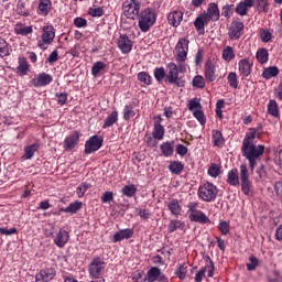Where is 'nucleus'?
Segmentation results:
<instances>
[{"label":"nucleus","instance_id":"4be33fe9","mask_svg":"<svg viewBox=\"0 0 282 282\" xmlns=\"http://www.w3.org/2000/svg\"><path fill=\"white\" fill-rule=\"evenodd\" d=\"M175 142L173 141H165L160 145V151L164 158H171L173 156V153L175 151L174 149Z\"/></svg>","mask_w":282,"mask_h":282},{"label":"nucleus","instance_id":"bf43d9fd","mask_svg":"<svg viewBox=\"0 0 282 282\" xmlns=\"http://www.w3.org/2000/svg\"><path fill=\"white\" fill-rule=\"evenodd\" d=\"M53 41L54 37H43L41 41H39L37 47H40V50H47V45H51Z\"/></svg>","mask_w":282,"mask_h":282},{"label":"nucleus","instance_id":"dca6fc26","mask_svg":"<svg viewBox=\"0 0 282 282\" xmlns=\"http://www.w3.org/2000/svg\"><path fill=\"white\" fill-rule=\"evenodd\" d=\"M117 45L122 54H129L133 47V42L129 40V36L119 37Z\"/></svg>","mask_w":282,"mask_h":282},{"label":"nucleus","instance_id":"0e129e2a","mask_svg":"<svg viewBox=\"0 0 282 282\" xmlns=\"http://www.w3.org/2000/svg\"><path fill=\"white\" fill-rule=\"evenodd\" d=\"M102 204H109V202H113V192H106L101 196Z\"/></svg>","mask_w":282,"mask_h":282},{"label":"nucleus","instance_id":"69168bd1","mask_svg":"<svg viewBox=\"0 0 282 282\" xmlns=\"http://www.w3.org/2000/svg\"><path fill=\"white\" fill-rule=\"evenodd\" d=\"M55 96L59 105H65L67 102V93H56Z\"/></svg>","mask_w":282,"mask_h":282},{"label":"nucleus","instance_id":"680f3d73","mask_svg":"<svg viewBox=\"0 0 282 282\" xmlns=\"http://www.w3.org/2000/svg\"><path fill=\"white\" fill-rule=\"evenodd\" d=\"M135 213L141 219H149L151 217V213L148 209L135 208Z\"/></svg>","mask_w":282,"mask_h":282},{"label":"nucleus","instance_id":"aec40b11","mask_svg":"<svg viewBox=\"0 0 282 282\" xmlns=\"http://www.w3.org/2000/svg\"><path fill=\"white\" fill-rule=\"evenodd\" d=\"M205 17L209 21H219V7H217V3H209L207 12L205 13Z\"/></svg>","mask_w":282,"mask_h":282},{"label":"nucleus","instance_id":"4468645a","mask_svg":"<svg viewBox=\"0 0 282 282\" xmlns=\"http://www.w3.org/2000/svg\"><path fill=\"white\" fill-rule=\"evenodd\" d=\"M148 281H149V282H154V281L166 282V276H164V275L162 274V271H160V268H158V267H152V268L148 271Z\"/></svg>","mask_w":282,"mask_h":282},{"label":"nucleus","instance_id":"864d4df0","mask_svg":"<svg viewBox=\"0 0 282 282\" xmlns=\"http://www.w3.org/2000/svg\"><path fill=\"white\" fill-rule=\"evenodd\" d=\"M89 188H91V185H89L88 183H82L77 189V196L80 197H85V194L87 193V191H89Z\"/></svg>","mask_w":282,"mask_h":282},{"label":"nucleus","instance_id":"a211bd4d","mask_svg":"<svg viewBox=\"0 0 282 282\" xmlns=\"http://www.w3.org/2000/svg\"><path fill=\"white\" fill-rule=\"evenodd\" d=\"M183 19L184 13L182 11H173L167 15V21L173 28H177V25L182 23Z\"/></svg>","mask_w":282,"mask_h":282},{"label":"nucleus","instance_id":"5fc2aeb1","mask_svg":"<svg viewBox=\"0 0 282 282\" xmlns=\"http://www.w3.org/2000/svg\"><path fill=\"white\" fill-rule=\"evenodd\" d=\"M137 78L140 83H143L144 85H151V75H149V73L147 72H140Z\"/></svg>","mask_w":282,"mask_h":282},{"label":"nucleus","instance_id":"2eb2a0df","mask_svg":"<svg viewBox=\"0 0 282 282\" xmlns=\"http://www.w3.org/2000/svg\"><path fill=\"white\" fill-rule=\"evenodd\" d=\"M210 21L206 17V12L200 13L194 21V28L197 30L199 35H204V26L208 25Z\"/></svg>","mask_w":282,"mask_h":282},{"label":"nucleus","instance_id":"c756f323","mask_svg":"<svg viewBox=\"0 0 282 282\" xmlns=\"http://www.w3.org/2000/svg\"><path fill=\"white\" fill-rule=\"evenodd\" d=\"M83 208V203L79 200L70 203L66 208H62V213H69V215H76L77 210Z\"/></svg>","mask_w":282,"mask_h":282},{"label":"nucleus","instance_id":"79ce46f5","mask_svg":"<svg viewBox=\"0 0 282 282\" xmlns=\"http://www.w3.org/2000/svg\"><path fill=\"white\" fill-rule=\"evenodd\" d=\"M14 30H15V34H18L20 36H28V34H32V26L17 24Z\"/></svg>","mask_w":282,"mask_h":282},{"label":"nucleus","instance_id":"4c0bfd02","mask_svg":"<svg viewBox=\"0 0 282 282\" xmlns=\"http://www.w3.org/2000/svg\"><path fill=\"white\" fill-rule=\"evenodd\" d=\"M152 135L154 140H164V127L160 123H154Z\"/></svg>","mask_w":282,"mask_h":282},{"label":"nucleus","instance_id":"7c9ffc66","mask_svg":"<svg viewBox=\"0 0 282 282\" xmlns=\"http://www.w3.org/2000/svg\"><path fill=\"white\" fill-rule=\"evenodd\" d=\"M256 58L260 65H265L270 58V53H268L267 48H259L256 53Z\"/></svg>","mask_w":282,"mask_h":282},{"label":"nucleus","instance_id":"338daca9","mask_svg":"<svg viewBox=\"0 0 282 282\" xmlns=\"http://www.w3.org/2000/svg\"><path fill=\"white\" fill-rule=\"evenodd\" d=\"M54 26H44L42 36H55Z\"/></svg>","mask_w":282,"mask_h":282},{"label":"nucleus","instance_id":"f8f14e48","mask_svg":"<svg viewBox=\"0 0 282 282\" xmlns=\"http://www.w3.org/2000/svg\"><path fill=\"white\" fill-rule=\"evenodd\" d=\"M67 241H69V232L65 229H59L54 238L55 246H57V248H65Z\"/></svg>","mask_w":282,"mask_h":282},{"label":"nucleus","instance_id":"f704fd0d","mask_svg":"<svg viewBox=\"0 0 282 282\" xmlns=\"http://www.w3.org/2000/svg\"><path fill=\"white\" fill-rule=\"evenodd\" d=\"M268 113L269 116H272L273 118H279V104H276V100L271 99L268 104Z\"/></svg>","mask_w":282,"mask_h":282},{"label":"nucleus","instance_id":"3c124183","mask_svg":"<svg viewBox=\"0 0 282 282\" xmlns=\"http://www.w3.org/2000/svg\"><path fill=\"white\" fill-rule=\"evenodd\" d=\"M154 78L158 80V83H161V80L166 78V70L164 67L154 68Z\"/></svg>","mask_w":282,"mask_h":282},{"label":"nucleus","instance_id":"a19ab883","mask_svg":"<svg viewBox=\"0 0 282 282\" xmlns=\"http://www.w3.org/2000/svg\"><path fill=\"white\" fill-rule=\"evenodd\" d=\"M210 177H219L221 175V165L217 163H212L207 170Z\"/></svg>","mask_w":282,"mask_h":282},{"label":"nucleus","instance_id":"473e14b6","mask_svg":"<svg viewBox=\"0 0 282 282\" xmlns=\"http://www.w3.org/2000/svg\"><path fill=\"white\" fill-rule=\"evenodd\" d=\"M274 76H279V67L276 66L267 67L262 72V78H265V80H270Z\"/></svg>","mask_w":282,"mask_h":282},{"label":"nucleus","instance_id":"ddd939ff","mask_svg":"<svg viewBox=\"0 0 282 282\" xmlns=\"http://www.w3.org/2000/svg\"><path fill=\"white\" fill-rule=\"evenodd\" d=\"M55 276H56V270L50 268V269L40 271L35 275V282H48V281H52V279H54Z\"/></svg>","mask_w":282,"mask_h":282},{"label":"nucleus","instance_id":"423d86ee","mask_svg":"<svg viewBox=\"0 0 282 282\" xmlns=\"http://www.w3.org/2000/svg\"><path fill=\"white\" fill-rule=\"evenodd\" d=\"M240 186L241 192L243 195H250V192L252 191V182H250V175L248 174V165L241 164L240 165Z\"/></svg>","mask_w":282,"mask_h":282},{"label":"nucleus","instance_id":"ea45409f","mask_svg":"<svg viewBox=\"0 0 282 282\" xmlns=\"http://www.w3.org/2000/svg\"><path fill=\"white\" fill-rule=\"evenodd\" d=\"M186 225L182 220H171L167 230L169 232H175V230H184Z\"/></svg>","mask_w":282,"mask_h":282},{"label":"nucleus","instance_id":"49530a36","mask_svg":"<svg viewBox=\"0 0 282 282\" xmlns=\"http://www.w3.org/2000/svg\"><path fill=\"white\" fill-rule=\"evenodd\" d=\"M107 67L105 62H96L91 67L93 76H98L100 72H102Z\"/></svg>","mask_w":282,"mask_h":282},{"label":"nucleus","instance_id":"2f4dec72","mask_svg":"<svg viewBox=\"0 0 282 282\" xmlns=\"http://www.w3.org/2000/svg\"><path fill=\"white\" fill-rule=\"evenodd\" d=\"M39 143H34L24 148L23 160H32L34 153L39 151Z\"/></svg>","mask_w":282,"mask_h":282},{"label":"nucleus","instance_id":"c9c22d12","mask_svg":"<svg viewBox=\"0 0 282 282\" xmlns=\"http://www.w3.org/2000/svg\"><path fill=\"white\" fill-rule=\"evenodd\" d=\"M214 147H224V134L219 130H213L212 132Z\"/></svg>","mask_w":282,"mask_h":282},{"label":"nucleus","instance_id":"a878e982","mask_svg":"<svg viewBox=\"0 0 282 282\" xmlns=\"http://www.w3.org/2000/svg\"><path fill=\"white\" fill-rule=\"evenodd\" d=\"M227 184L230 186H239V171L232 169L227 173Z\"/></svg>","mask_w":282,"mask_h":282},{"label":"nucleus","instance_id":"f257e3e1","mask_svg":"<svg viewBox=\"0 0 282 282\" xmlns=\"http://www.w3.org/2000/svg\"><path fill=\"white\" fill-rule=\"evenodd\" d=\"M264 151H265V145L263 144L241 147V153L243 158L248 160L249 169H251V171H254V166H257V161L261 160V156L263 155Z\"/></svg>","mask_w":282,"mask_h":282},{"label":"nucleus","instance_id":"09e8293b","mask_svg":"<svg viewBox=\"0 0 282 282\" xmlns=\"http://www.w3.org/2000/svg\"><path fill=\"white\" fill-rule=\"evenodd\" d=\"M187 208H188L187 210L188 219H191L192 216L196 215L199 212V209H197L199 208V203H195V202L188 203Z\"/></svg>","mask_w":282,"mask_h":282},{"label":"nucleus","instance_id":"6e6552de","mask_svg":"<svg viewBox=\"0 0 282 282\" xmlns=\"http://www.w3.org/2000/svg\"><path fill=\"white\" fill-rule=\"evenodd\" d=\"M102 137L100 135H93L90 137L85 143L84 153L89 155L91 153H96L102 147Z\"/></svg>","mask_w":282,"mask_h":282},{"label":"nucleus","instance_id":"58836bf2","mask_svg":"<svg viewBox=\"0 0 282 282\" xmlns=\"http://www.w3.org/2000/svg\"><path fill=\"white\" fill-rule=\"evenodd\" d=\"M121 193L124 195V197H134L135 193H138V187H135L133 184L124 185L121 188Z\"/></svg>","mask_w":282,"mask_h":282},{"label":"nucleus","instance_id":"e433bc0d","mask_svg":"<svg viewBox=\"0 0 282 282\" xmlns=\"http://www.w3.org/2000/svg\"><path fill=\"white\" fill-rule=\"evenodd\" d=\"M50 8H52V1L50 0L40 1L39 3L40 14H42L43 17H47V14L50 13Z\"/></svg>","mask_w":282,"mask_h":282},{"label":"nucleus","instance_id":"20e7f679","mask_svg":"<svg viewBox=\"0 0 282 282\" xmlns=\"http://www.w3.org/2000/svg\"><path fill=\"white\" fill-rule=\"evenodd\" d=\"M106 268L107 263H105V260L99 257L94 258L88 265V274L91 279H100L105 274Z\"/></svg>","mask_w":282,"mask_h":282},{"label":"nucleus","instance_id":"393cba45","mask_svg":"<svg viewBox=\"0 0 282 282\" xmlns=\"http://www.w3.org/2000/svg\"><path fill=\"white\" fill-rule=\"evenodd\" d=\"M167 208L174 217H180V215H182V205H180V200L177 199H172L167 204Z\"/></svg>","mask_w":282,"mask_h":282},{"label":"nucleus","instance_id":"052dcab7","mask_svg":"<svg viewBox=\"0 0 282 282\" xmlns=\"http://www.w3.org/2000/svg\"><path fill=\"white\" fill-rule=\"evenodd\" d=\"M257 265H259V260L254 256H251L249 258V263H247V270H257Z\"/></svg>","mask_w":282,"mask_h":282},{"label":"nucleus","instance_id":"6ab92c4d","mask_svg":"<svg viewBox=\"0 0 282 282\" xmlns=\"http://www.w3.org/2000/svg\"><path fill=\"white\" fill-rule=\"evenodd\" d=\"M239 74L242 78H248L250 76V72L252 69V65L248 59H240L238 63Z\"/></svg>","mask_w":282,"mask_h":282},{"label":"nucleus","instance_id":"39448f33","mask_svg":"<svg viewBox=\"0 0 282 282\" xmlns=\"http://www.w3.org/2000/svg\"><path fill=\"white\" fill-rule=\"evenodd\" d=\"M155 23V12L151 9H145L141 12L139 19V28L142 32H149L150 28Z\"/></svg>","mask_w":282,"mask_h":282},{"label":"nucleus","instance_id":"b1692460","mask_svg":"<svg viewBox=\"0 0 282 282\" xmlns=\"http://www.w3.org/2000/svg\"><path fill=\"white\" fill-rule=\"evenodd\" d=\"M205 78L207 83H214L215 80V64L207 61L205 64Z\"/></svg>","mask_w":282,"mask_h":282},{"label":"nucleus","instance_id":"6e6d98bb","mask_svg":"<svg viewBox=\"0 0 282 282\" xmlns=\"http://www.w3.org/2000/svg\"><path fill=\"white\" fill-rule=\"evenodd\" d=\"M186 272H187V267L184 264H180L175 271V274L177 279H180L181 281H184V279H186Z\"/></svg>","mask_w":282,"mask_h":282},{"label":"nucleus","instance_id":"13d9d810","mask_svg":"<svg viewBox=\"0 0 282 282\" xmlns=\"http://www.w3.org/2000/svg\"><path fill=\"white\" fill-rule=\"evenodd\" d=\"M194 118H196V120H198L199 124H202V127H204V124H206V116L204 115V111L200 110H196L193 112Z\"/></svg>","mask_w":282,"mask_h":282},{"label":"nucleus","instance_id":"cd10ccee","mask_svg":"<svg viewBox=\"0 0 282 282\" xmlns=\"http://www.w3.org/2000/svg\"><path fill=\"white\" fill-rule=\"evenodd\" d=\"M167 169L172 175H180L184 171V164L180 161H171Z\"/></svg>","mask_w":282,"mask_h":282},{"label":"nucleus","instance_id":"bb28decb","mask_svg":"<svg viewBox=\"0 0 282 282\" xmlns=\"http://www.w3.org/2000/svg\"><path fill=\"white\" fill-rule=\"evenodd\" d=\"M256 138H257V129L254 128L249 129V132L246 133V137L242 141V147L254 145Z\"/></svg>","mask_w":282,"mask_h":282},{"label":"nucleus","instance_id":"f3484780","mask_svg":"<svg viewBox=\"0 0 282 282\" xmlns=\"http://www.w3.org/2000/svg\"><path fill=\"white\" fill-rule=\"evenodd\" d=\"M28 72H30V63H28V58H25L24 56L19 57L17 74L19 76H28Z\"/></svg>","mask_w":282,"mask_h":282},{"label":"nucleus","instance_id":"c03bdc74","mask_svg":"<svg viewBox=\"0 0 282 282\" xmlns=\"http://www.w3.org/2000/svg\"><path fill=\"white\" fill-rule=\"evenodd\" d=\"M10 55V47L8 46V42L3 37H0V56L1 58Z\"/></svg>","mask_w":282,"mask_h":282},{"label":"nucleus","instance_id":"9b49d317","mask_svg":"<svg viewBox=\"0 0 282 282\" xmlns=\"http://www.w3.org/2000/svg\"><path fill=\"white\" fill-rule=\"evenodd\" d=\"M80 140V132L74 131L72 134L66 137L64 140V149L66 151H72V149H75Z\"/></svg>","mask_w":282,"mask_h":282},{"label":"nucleus","instance_id":"37998d69","mask_svg":"<svg viewBox=\"0 0 282 282\" xmlns=\"http://www.w3.org/2000/svg\"><path fill=\"white\" fill-rule=\"evenodd\" d=\"M187 109L195 113V111L202 110V104L199 102L198 98L191 99L187 104Z\"/></svg>","mask_w":282,"mask_h":282},{"label":"nucleus","instance_id":"e2e57ef3","mask_svg":"<svg viewBox=\"0 0 282 282\" xmlns=\"http://www.w3.org/2000/svg\"><path fill=\"white\" fill-rule=\"evenodd\" d=\"M218 230H220L223 235H228V232H230V225H228L225 220H223L218 225Z\"/></svg>","mask_w":282,"mask_h":282},{"label":"nucleus","instance_id":"0eeeda50","mask_svg":"<svg viewBox=\"0 0 282 282\" xmlns=\"http://www.w3.org/2000/svg\"><path fill=\"white\" fill-rule=\"evenodd\" d=\"M123 14L127 19H135L140 14V1L138 0H126L123 2Z\"/></svg>","mask_w":282,"mask_h":282},{"label":"nucleus","instance_id":"4d7b16f0","mask_svg":"<svg viewBox=\"0 0 282 282\" xmlns=\"http://www.w3.org/2000/svg\"><path fill=\"white\" fill-rule=\"evenodd\" d=\"M248 4L246 2H240L237 8H236V12L237 14H240V17H246V14H248Z\"/></svg>","mask_w":282,"mask_h":282},{"label":"nucleus","instance_id":"5701e85b","mask_svg":"<svg viewBox=\"0 0 282 282\" xmlns=\"http://www.w3.org/2000/svg\"><path fill=\"white\" fill-rule=\"evenodd\" d=\"M243 34V22L232 21L229 28L230 36H241Z\"/></svg>","mask_w":282,"mask_h":282},{"label":"nucleus","instance_id":"a18cd8bd","mask_svg":"<svg viewBox=\"0 0 282 282\" xmlns=\"http://www.w3.org/2000/svg\"><path fill=\"white\" fill-rule=\"evenodd\" d=\"M223 58L224 61H227V63H230V61L235 58V51L232 50V47L227 46L223 50Z\"/></svg>","mask_w":282,"mask_h":282},{"label":"nucleus","instance_id":"412c9836","mask_svg":"<svg viewBox=\"0 0 282 282\" xmlns=\"http://www.w3.org/2000/svg\"><path fill=\"white\" fill-rule=\"evenodd\" d=\"M131 237H133V229H121L113 235V243H118V241H123V239H131Z\"/></svg>","mask_w":282,"mask_h":282},{"label":"nucleus","instance_id":"603ef678","mask_svg":"<svg viewBox=\"0 0 282 282\" xmlns=\"http://www.w3.org/2000/svg\"><path fill=\"white\" fill-rule=\"evenodd\" d=\"M227 80L234 89H237V87H239V82L237 80V73L230 72L227 76Z\"/></svg>","mask_w":282,"mask_h":282},{"label":"nucleus","instance_id":"8fccbe9b","mask_svg":"<svg viewBox=\"0 0 282 282\" xmlns=\"http://www.w3.org/2000/svg\"><path fill=\"white\" fill-rule=\"evenodd\" d=\"M135 116V110H133V106H124L123 108V119L131 120Z\"/></svg>","mask_w":282,"mask_h":282},{"label":"nucleus","instance_id":"72a5a7b5","mask_svg":"<svg viewBox=\"0 0 282 282\" xmlns=\"http://www.w3.org/2000/svg\"><path fill=\"white\" fill-rule=\"evenodd\" d=\"M118 122V111H112L106 119L102 124V129H109V127H113Z\"/></svg>","mask_w":282,"mask_h":282},{"label":"nucleus","instance_id":"9d476101","mask_svg":"<svg viewBox=\"0 0 282 282\" xmlns=\"http://www.w3.org/2000/svg\"><path fill=\"white\" fill-rule=\"evenodd\" d=\"M54 80L52 75L47 73H40L33 79H31V85L33 87H47Z\"/></svg>","mask_w":282,"mask_h":282},{"label":"nucleus","instance_id":"c85d7f7f","mask_svg":"<svg viewBox=\"0 0 282 282\" xmlns=\"http://www.w3.org/2000/svg\"><path fill=\"white\" fill-rule=\"evenodd\" d=\"M189 220L194 221L195 224H210V218H208V216H206V214L202 210L194 214Z\"/></svg>","mask_w":282,"mask_h":282},{"label":"nucleus","instance_id":"774afa93","mask_svg":"<svg viewBox=\"0 0 282 282\" xmlns=\"http://www.w3.org/2000/svg\"><path fill=\"white\" fill-rule=\"evenodd\" d=\"M204 276H206V268H202L196 274H195V278H194V281L195 282H202Z\"/></svg>","mask_w":282,"mask_h":282},{"label":"nucleus","instance_id":"f03ea898","mask_svg":"<svg viewBox=\"0 0 282 282\" xmlns=\"http://www.w3.org/2000/svg\"><path fill=\"white\" fill-rule=\"evenodd\" d=\"M180 69H182V66L177 67L176 63L171 62L166 65L165 78L170 85H176V87H184L186 85V80L180 77Z\"/></svg>","mask_w":282,"mask_h":282},{"label":"nucleus","instance_id":"1a4fd4ad","mask_svg":"<svg viewBox=\"0 0 282 282\" xmlns=\"http://www.w3.org/2000/svg\"><path fill=\"white\" fill-rule=\"evenodd\" d=\"M188 56V40L185 37L180 39L176 44V61L184 63Z\"/></svg>","mask_w":282,"mask_h":282},{"label":"nucleus","instance_id":"7ed1b4c3","mask_svg":"<svg viewBox=\"0 0 282 282\" xmlns=\"http://www.w3.org/2000/svg\"><path fill=\"white\" fill-rule=\"evenodd\" d=\"M219 189L213 183H203L198 187V197L202 202H215Z\"/></svg>","mask_w":282,"mask_h":282},{"label":"nucleus","instance_id":"de8ad7c7","mask_svg":"<svg viewBox=\"0 0 282 282\" xmlns=\"http://www.w3.org/2000/svg\"><path fill=\"white\" fill-rule=\"evenodd\" d=\"M192 85L193 87H197V89H204L206 82L202 75H197L193 78Z\"/></svg>","mask_w":282,"mask_h":282}]
</instances>
